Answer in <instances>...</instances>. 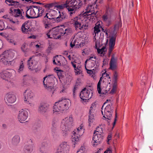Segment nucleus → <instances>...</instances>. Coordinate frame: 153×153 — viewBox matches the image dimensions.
<instances>
[{
    "mask_svg": "<svg viewBox=\"0 0 153 153\" xmlns=\"http://www.w3.org/2000/svg\"><path fill=\"white\" fill-rule=\"evenodd\" d=\"M103 137L101 134H97L94 135L93 137L92 142L94 144V146H96L100 144L103 139Z\"/></svg>",
    "mask_w": 153,
    "mask_h": 153,
    "instance_id": "nucleus-17",
    "label": "nucleus"
},
{
    "mask_svg": "<svg viewBox=\"0 0 153 153\" xmlns=\"http://www.w3.org/2000/svg\"><path fill=\"white\" fill-rule=\"evenodd\" d=\"M51 146V144L49 140H46L43 142L40 146L39 147L38 151L39 153H46L47 149Z\"/></svg>",
    "mask_w": 153,
    "mask_h": 153,
    "instance_id": "nucleus-13",
    "label": "nucleus"
},
{
    "mask_svg": "<svg viewBox=\"0 0 153 153\" xmlns=\"http://www.w3.org/2000/svg\"><path fill=\"white\" fill-rule=\"evenodd\" d=\"M96 61L94 60H91L89 61L88 67L89 68L93 67L95 65Z\"/></svg>",
    "mask_w": 153,
    "mask_h": 153,
    "instance_id": "nucleus-41",
    "label": "nucleus"
},
{
    "mask_svg": "<svg viewBox=\"0 0 153 153\" xmlns=\"http://www.w3.org/2000/svg\"><path fill=\"white\" fill-rule=\"evenodd\" d=\"M78 19L79 17L77 16H76L73 19H71L72 21L74 22V25L75 27L76 30L78 29H79V28H81V23L78 21Z\"/></svg>",
    "mask_w": 153,
    "mask_h": 153,
    "instance_id": "nucleus-27",
    "label": "nucleus"
},
{
    "mask_svg": "<svg viewBox=\"0 0 153 153\" xmlns=\"http://www.w3.org/2000/svg\"><path fill=\"white\" fill-rule=\"evenodd\" d=\"M108 102H110V103L107 105L106 106L105 108L104 114L102 110L101 111V112L102 115H103V117L104 118V119L105 118V119L106 120H107V121L108 123H109V121H108V120H111V117L113 113L114 108V107L113 106V104L111 103L110 100H107L105 102L102 107L101 109L102 110H103L104 106L107 103H108Z\"/></svg>",
    "mask_w": 153,
    "mask_h": 153,
    "instance_id": "nucleus-2",
    "label": "nucleus"
},
{
    "mask_svg": "<svg viewBox=\"0 0 153 153\" xmlns=\"http://www.w3.org/2000/svg\"><path fill=\"white\" fill-rule=\"evenodd\" d=\"M14 56V53L10 51H4L0 56V61L4 65H7L10 63Z\"/></svg>",
    "mask_w": 153,
    "mask_h": 153,
    "instance_id": "nucleus-4",
    "label": "nucleus"
},
{
    "mask_svg": "<svg viewBox=\"0 0 153 153\" xmlns=\"http://www.w3.org/2000/svg\"><path fill=\"white\" fill-rule=\"evenodd\" d=\"M61 31L62 32V36L63 35H65L66 36L68 35L69 33L72 32L71 29L69 27H66L65 26L60 27Z\"/></svg>",
    "mask_w": 153,
    "mask_h": 153,
    "instance_id": "nucleus-25",
    "label": "nucleus"
},
{
    "mask_svg": "<svg viewBox=\"0 0 153 153\" xmlns=\"http://www.w3.org/2000/svg\"><path fill=\"white\" fill-rule=\"evenodd\" d=\"M56 71L57 75L59 79H62L65 77V73L64 71L60 70H57Z\"/></svg>",
    "mask_w": 153,
    "mask_h": 153,
    "instance_id": "nucleus-35",
    "label": "nucleus"
},
{
    "mask_svg": "<svg viewBox=\"0 0 153 153\" xmlns=\"http://www.w3.org/2000/svg\"><path fill=\"white\" fill-rule=\"evenodd\" d=\"M117 59L115 58L114 57V55L113 54L111 56V57L109 65V69L112 71H114L117 68Z\"/></svg>",
    "mask_w": 153,
    "mask_h": 153,
    "instance_id": "nucleus-20",
    "label": "nucleus"
},
{
    "mask_svg": "<svg viewBox=\"0 0 153 153\" xmlns=\"http://www.w3.org/2000/svg\"><path fill=\"white\" fill-rule=\"evenodd\" d=\"M57 126H52L51 128V133L53 135L56 132V128Z\"/></svg>",
    "mask_w": 153,
    "mask_h": 153,
    "instance_id": "nucleus-48",
    "label": "nucleus"
},
{
    "mask_svg": "<svg viewBox=\"0 0 153 153\" xmlns=\"http://www.w3.org/2000/svg\"><path fill=\"white\" fill-rule=\"evenodd\" d=\"M28 116V112L26 110L22 109L19 112L18 119L20 121H24L26 120Z\"/></svg>",
    "mask_w": 153,
    "mask_h": 153,
    "instance_id": "nucleus-18",
    "label": "nucleus"
},
{
    "mask_svg": "<svg viewBox=\"0 0 153 153\" xmlns=\"http://www.w3.org/2000/svg\"><path fill=\"white\" fill-rule=\"evenodd\" d=\"M49 105L45 103H41L38 108V111L42 114H44L49 111Z\"/></svg>",
    "mask_w": 153,
    "mask_h": 153,
    "instance_id": "nucleus-14",
    "label": "nucleus"
},
{
    "mask_svg": "<svg viewBox=\"0 0 153 153\" xmlns=\"http://www.w3.org/2000/svg\"><path fill=\"white\" fill-rule=\"evenodd\" d=\"M13 70H7L3 71L0 73V76L1 78L6 80H8L12 75V73L15 72Z\"/></svg>",
    "mask_w": 153,
    "mask_h": 153,
    "instance_id": "nucleus-12",
    "label": "nucleus"
},
{
    "mask_svg": "<svg viewBox=\"0 0 153 153\" xmlns=\"http://www.w3.org/2000/svg\"><path fill=\"white\" fill-rule=\"evenodd\" d=\"M5 2L9 6H13L16 8L20 7L19 1H14V0H5Z\"/></svg>",
    "mask_w": 153,
    "mask_h": 153,
    "instance_id": "nucleus-24",
    "label": "nucleus"
},
{
    "mask_svg": "<svg viewBox=\"0 0 153 153\" xmlns=\"http://www.w3.org/2000/svg\"><path fill=\"white\" fill-rule=\"evenodd\" d=\"M101 29L102 31L105 33L106 32H108L109 33H111V30L109 29H104L103 28H102V27Z\"/></svg>",
    "mask_w": 153,
    "mask_h": 153,
    "instance_id": "nucleus-55",
    "label": "nucleus"
},
{
    "mask_svg": "<svg viewBox=\"0 0 153 153\" xmlns=\"http://www.w3.org/2000/svg\"><path fill=\"white\" fill-rule=\"evenodd\" d=\"M88 25L85 24V25H83L82 26L81 25V28H79L80 30H83L87 29H88Z\"/></svg>",
    "mask_w": 153,
    "mask_h": 153,
    "instance_id": "nucleus-51",
    "label": "nucleus"
},
{
    "mask_svg": "<svg viewBox=\"0 0 153 153\" xmlns=\"http://www.w3.org/2000/svg\"><path fill=\"white\" fill-rule=\"evenodd\" d=\"M67 153H68L70 149V146L68 143L65 142H63L58 147Z\"/></svg>",
    "mask_w": 153,
    "mask_h": 153,
    "instance_id": "nucleus-22",
    "label": "nucleus"
},
{
    "mask_svg": "<svg viewBox=\"0 0 153 153\" xmlns=\"http://www.w3.org/2000/svg\"><path fill=\"white\" fill-rule=\"evenodd\" d=\"M102 26L100 25V24H98L97 25H96L94 27V32L96 35L97 34H98L100 31V28H101Z\"/></svg>",
    "mask_w": 153,
    "mask_h": 153,
    "instance_id": "nucleus-36",
    "label": "nucleus"
},
{
    "mask_svg": "<svg viewBox=\"0 0 153 153\" xmlns=\"http://www.w3.org/2000/svg\"><path fill=\"white\" fill-rule=\"evenodd\" d=\"M33 56L30 57L27 61V65L28 68L31 71L35 70V67L36 65L37 62L33 59Z\"/></svg>",
    "mask_w": 153,
    "mask_h": 153,
    "instance_id": "nucleus-21",
    "label": "nucleus"
},
{
    "mask_svg": "<svg viewBox=\"0 0 153 153\" xmlns=\"http://www.w3.org/2000/svg\"><path fill=\"white\" fill-rule=\"evenodd\" d=\"M58 55L56 56H55L53 57V63L54 64L57 65V63L56 62V57H58Z\"/></svg>",
    "mask_w": 153,
    "mask_h": 153,
    "instance_id": "nucleus-60",
    "label": "nucleus"
},
{
    "mask_svg": "<svg viewBox=\"0 0 153 153\" xmlns=\"http://www.w3.org/2000/svg\"><path fill=\"white\" fill-rule=\"evenodd\" d=\"M97 131H95L94 132V134H95L96 133V132H98V133H100V134H101L102 132H103V129L102 128L100 127H97L96 128Z\"/></svg>",
    "mask_w": 153,
    "mask_h": 153,
    "instance_id": "nucleus-47",
    "label": "nucleus"
},
{
    "mask_svg": "<svg viewBox=\"0 0 153 153\" xmlns=\"http://www.w3.org/2000/svg\"><path fill=\"white\" fill-rule=\"evenodd\" d=\"M44 6L45 5L42 6V7L40 8V11L39 12V14L37 16V18L41 17L42 16L43 13L45 11L44 8H45V7H44Z\"/></svg>",
    "mask_w": 153,
    "mask_h": 153,
    "instance_id": "nucleus-43",
    "label": "nucleus"
},
{
    "mask_svg": "<svg viewBox=\"0 0 153 153\" xmlns=\"http://www.w3.org/2000/svg\"><path fill=\"white\" fill-rule=\"evenodd\" d=\"M56 4H57L56 3H51L50 4H45L44 6L45 8H47L46 11L48 12H50V10H51V9H50L51 8L54 7V9H55L56 7Z\"/></svg>",
    "mask_w": 153,
    "mask_h": 153,
    "instance_id": "nucleus-33",
    "label": "nucleus"
},
{
    "mask_svg": "<svg viewBox=\"0 0 153 153\" xmlns=\"http://www.w3.org/2000/svg\"><path fill=\"white\" fill-rule=\"evenodd\" d=\"M101 50H102V53H103L104 52H105L106 51V48L105 47H102Z\"/></svg>",
    "mask_w": 153,
    "mask_h": 153,
    "instance_id": "nucleus-63",
    "label": "nucleus"
},
{
    "mask_svg": "<svg viewBox=\"0 0 153 153\" xmlns=\"http://www.w3.org/2000/svg\"><path fill=\"white\" fill-rule=\"evenodd\" d=\"M55 77L53 74L48 75V78L46 81L45 88L48 90L52 91L53 90V85L54 84Z\"/></svg>",
    "mask_w": 153,
    "mask_h": 153,
    "instance_id": "nucleus-8",
    "label": "nucleus"
},
{
    "mask_svg": "<svg viewBox=\"0 0 153 153\" xmlns=\"http://www.w3.org/2000/svg\"><path fill=\"white\" fill-rule=\"evenodd\" d=\"M20 141V137L18 135L14 136L12 139V143L14 146L17 145Z\"/></svg>",
    "mask_w": 153,
    "mask_h": 153,
    "instance_id": "nucleus-30",
    "label": "nucleus"
},
{
    "mask_svg": "<svg viewBox=\"0 0 153 153\" xmlns=\"http://www.w3.org/2000/svg\"><path fill=\"white\" fill-rule=\"evenodd\" d=\"M32 7L34 8L35 9V12H37V16L38 14L39 13V12L40 11V8L42 7V6H36L34 5H32Z\"/></svg>",
    "mask_w": 153,
    "mask_h": 153,
    "instance_id": "nucleus-40",
    "label": "nucleus"
},
{
    "mask_svg": "<svg viewBox=\"0 0 153 153\" xmlns=\"http://www.w3.org/2000/svg\"><path fill=\"white\" fill-rule=\"evenodd\" d=\"M32 144H26L23 149L24 153H31L33 150Z\"/></svg>",
    "mask_w": 153,
    "mask_h": 153,
    "instance_id": "nucleus-26",
    "label": "nucleus"
},
{
    "mask_svg": "<svg viewBox=\"0 0 153 153\" xmlns=\"http://www.w3.org/2000/svg\"><path fill=\"white\" fill-rule=\"evenodd\" d=\"M4 112L3 108L2 106H0V114H2Z\"/></svg>",
    "mask_w": 153,
    "mask_h": 153,
    "instance_id": "nucleus-58",
    "label": "nucleus"
},
{
    "mask_svg": "<svg viewBox=\"0 0 153 153\" xmlns=\"http://www.w3.org/2000/svg\"><path fill=\"white\" fill-rule=\"evenodd\" d=\"M81 131H82V132L83 131L82 127L80 128H78L76 132L74 131H73L72 133L73 135H72L71 138L72 143L74 145V147H75L76 144L78 143L79 140V138L80 137V135H79V132Z\"/></svg>",
    "mask_w": 153,
    "mask_h": 153,
    "instance_id": "nucleus-9",
    "label": "nucleus"
},
{
    "mask_svg": "<svg viewBox=\"0 0 153 153\" xmlns=\"http://www.w3.org/2000/svg\"><path fill=\"white\" fill-rule=\"evenodd\" d=\"M71 0L67 1L65 4L61 5H57L56 4V7L57 9H62L64 8H66L68 11H70V14L71 15L74 13L76 10L80 8L82 4L80 1V0Z\"/></svg>",
    "mask_w": 153,
    "mask_h": 153,
    "instance_id": "nucleus-1",
    "label": "nucleus"
},
{
    "mask_svg": "<svg viewBox=\"0 0 153 153\" xmlns=\"http://www.w3.org/2000/svg\"><path fill=\"white\" fill-rule=\"evenodd\" d=\"M10 13H11L12 15L15 17H19L20 19H24V17L22 14H24V12L22 9H20L19 8H11L10 9Z\"/></svg>",
    "mask_w": 153,
    "mask_h": 153,
    "instance_id": "nucleus-10",
    "label": "nucleus"
},
{
    "mask_svg": "<svg viewBox=\"0 0 153 153\" xmlns=\"http://www.w3.org/2000/svg\"><path fill=\"white\" fill-rule=\"evenodd\" d=\"M142 78H141V82L140 84L142 85H144L145 84L146 81V76H143L142 77Z\"/></svg>",
    "mask_w": 153,
    "mask_h": 153,
    "instance_id": "nucleus-46",
    "label": "nucleus"
},
{
    "mask_svg": "<svg viewBox=\"0 0 153 153\" xmlns=\"http://www.w3.org/2000/svg\"><path fill=\"white\" fill-rule=\"evenodd\" d=\"M36 13L34 8H32L28 9L26 12V17L28 19L37 18L36 16Z\"/></svg>",
    "mask_w": 153,
    "mask_h": 153,
    "instance_id": "nucleus-19",
    "label": "nucleus"
},
{
    "mask_svg": "<svg viewBox=\"0 0 153 153\" xmlns=\"http://www.w3.org/2000/svg\"><path fill=\"white\" fill-rule=\"evenodd\" d=\"M69 102L67 99H63L59 100L58 102H55L53 108V113L55 112H62V111L67 110L68 108Z\"/></svg>",
    "mask_w": 153,
    "mask_h": 153,
    "instance_id": "nucleus-3",
    "label": "nucleus"
},
{
    "mask_svg": "<svg viewBox=\"0 0 153 153\" xmlns=\"http://www.w3.org/2000/svg\"><path fill=\"white\" fill-rule=\"evenodd\" d=\"M73 122V118L71 117H66L62 121L61 128L62 131L65 134L71 127Z\"/></svg>",
    "mask_w": 153,
    "mask_h": 153,
    "instance_id": "nucleus-5",
    "label": "nucleus"
},
{
    "mask_svg": "<svg viewBox=\"0 0 153 153\" xmlns=\"http://www.w3.org/2000/svg\"><path fill=\"white\" fill-rule=\"evenodd\" d=\"M104 153H112V151L110 149H107L105 151Z\"/></svg>",
    "mask_w": 153,
    "mask_h": 153,
    "instance_id": "nucleus-61",
    "label": "nucleus"
},
{
    "mask_svg": "<svg viewBox=\"0 0 153 153\" xmlns=\"http://www.w3.org/2000/svg\"><path fill=\"white\" fill-rule=\"evenodd\" d=\"M25 45L23 44L21 47V49L22 51L25 53L27 52L28 51V49L25 48Z\"/></svg>",
    "mask_w": 153,
    "mask_h": 153,
    "instance_id": "nucleus-50",
    "label": "nucleus"
},
{
    "mask_svg": "<svg viewBox=\"0 0 153 153\" xmlns=\"http://www.w3.org/2000/svg\"><path fill=\"white\" fill-rule=\"evenodd\" d=\"M87 73L88 74H93V71L91 70H87Z\"/></svg>",
    "mask_w": 153,
    "mask_h": 153,
    "instance_id": "nucleus-64",
    "label": "nucleus"
},
{
    "mask_svg": "<svg viewBox=\"0 0 153 153\" xmlns=\"http://www.w3.org/2000/svg\"><path fill=\"white\" fill-rule=\"evenodd\" d=\"M102 18L104 21H106L108 19V17L105 14L102 16Z\"/></svg>",
    "mask_w": 153,
    "mask_h": 153,
    "instance_id": "nucleus-57",
    "label": "nucleus"
},
{
    "mask_svg": "<svg viewBox=\"0 0 153 153\" xmlns=\"http://www.w3.org/2000/svg\"><path fill=\"white\" fill-rule=\"evenodd\" d=\"M93 111V110H92V109H91L89 111V115L88 118L89 126H91V124L93 123L94 120V112Z\"/></svg>",
    "mask_w": 153,
    "mask_h": 153,
    "instance_id": "nucleus-29",
    "label": "nucleus"
},
{
    "mask_svg": "<svg viewBox=\"0 0 153 153\" xmlns=\"http://www.w3.org/2000/svg\"><path fill=\"white\" fill-rule=\"evenodd\" d=\"M24 65L23 63V61H21L20 65L19 67V68L17 69V71L18 73H20L21 71H22L24 68Z\"/></svg>",
    "mask_w": 153,
    "mask_h": 153,
    "instance_id": "nucleus-42",
    "label": "nucleus"
},
{
    "mask_svg": "<svg viewBox=\"0 0 153 153\" xmlns=\"http://www.w3.org/2000/svg\"><path fill=\"white\" fill-rule=\"evenodd\" d=\"M117 73L116 71H115L114 73L113 79L117 80Z\"/></svg>",
    "mask_w": 153,
    "mask_h": 153,
    "instance_id": "nucleus-54",
    "label": "nucleus"
},
{
    "mask_svg": "<svg viewBox=\"0 0 153 153\" xmlns=\"http://www.w3.org/2000/svg\"><path fill=\"white\" fill-rule=\"evenodd\" d=\"M117 110H115V116L114 119V122L112 124H113V127L112 128H114V126L116 124V122L117 121Z\"/></svg>",
    "mask_w": 153,
    "mask_h": 153,
    "instance_id": "nucleus-49",
    "label": "nucleus"
},
{
    "mask_svg": "<svg viewBox=\"0 0 153 153\" xmlns=\"http://www.w3.org/2000/svg\"><path fill=\"white\" fill-rule=\"evenodd\" d=\"M118 29V28L117 26L115 25L114 27V30L113 31L112 34L111 36L109 43V49L108 53L109 55H110L113 49L114 48L116 39V34L117 33L116 31Z\"/></svg>",
    "mask_w": 153,
    "mask_h": 153,
    "instance_id": "nucleus-7",
    "label": "nucleus"
},
{
    "mask_svg": "<svg viewBox=\"0 0 153 153\" xmlns=\"http://www.w3.org/2000/svg\"><path fill=\"white\" fill-rule=\"evenodd\" d=\"M56 60L57 62L58 63H57V64L61 65V63L60 62V61L59 60V58L58 57H56Z\"/></svg>",
    "mask_w": 153,
    "mask_h": 153,
    "instance_id": "nucleus-59",
    "label": "nucleus"
},
{
    "mask_svg": "<svg viewBox=\"0 0 153 153\" xmlns=\"http://www.w3.org/2000/svg\"><path fill=\"white\" fill-rule=\"evenodd\" d=\"M56 152V153H67L66 152H65L63 150L58 148H57Z\"/></svg>",
    "mask_w": 153,
    "mask_h": 153,
    "instance_id": "nucleus-53",
    "label": "nucleus"
},
{
    "mask_svg": "<svg viewBox=\"0 0 153 153\" xmlns=\"http://www.w3.org/2000/svg\"><path fill=\"white\" fill-rule=\"evenodd\" d=\"M57 121L55 119H53L52 120V126H57L56 124Z\"/></svg>",
    "mask_w": 153,
    "mask_h": 153,
    "instance_id": "nucleus-52",
    "label": "nucleus"
},
{
    "mask_svg": "<svg viewBox=\"0 0 153 153\" xmlns=\"http://www.w3.org/2000/svg\"><path fill=\"white\" fill-rule=\"evenodd\" d=\"M41 125H34L32 128V132L34 134H37L40 131Z\"/></svg>",
    "mask_w": 153,
    "mask_h": 153,
    "instance_id": "nucleus-32",
    "label": "nucleus"
},
{
    "mask_svg": "<svg viewBox=\"0 0 153 153\" xmlns=\"http://www.w3.org/2000/svg\"><path fill=\"white\" fill-rule=\"evenodd\" d=\"M102 80L100 78L99 81L97 85V88L98 91V92L99 94H105L107 93V91H106V92L105 93L103 92L102 93L101 91V84Z\"/></svg>",
    "mask_w": 153,
    "mask_h": 153,
    "instance_id": "nucleus-39",
    "label": "nucleus"
},
{
    "mask_svg": "<svg viewBox=\"0 0 153 153\" xmlns=\"http://www.w3.org/2000/svg\"><path fill=\"white\" fill-rule=\"evenodd\" d=\"M85 88H84L81 91L80 94V98L83 101L88 100L91 97L92 95H90V91L88 90L86 91Z\"/></svg>",
    "mask_w": 153,
    "mask_h": 153,
    "instance_id": "nucleus-11",
    "label": "nucleus"
},
{
    "mask_svg": "<svg viewBox=\"0 0 153 153\" xmlns=\"http://www.w3.org/2000/svg\"><path fill=\"white\" fill-rule=\"evenodd\" d=\"M90 13V12L87 11L85 12L84 14H86L85 15H87L88 16H90L89 17L91 19H95V18H97V13H95L94 12H93L92 13H91V14H87V13Z\"/></svg>",
    "mask_w": 153,
    "mask_h": 153,
    "instance_id": "nucleus-37",
    "label": "nucleus"
},
{
    "mask_svg": "<svg viewBox=\"0 0 153 153\" xmlns=\"http://www.w3.org/2000/svg\"><path fill=\"white\" fill-rule=\"evenodd\" d=\"M5 27V25L4 22L2 20H0V31L3 30Z\"/></svg>",
    "mask_w": 153,
    "mask_h": 153,
    "instance_id": "nucleus-44",
    "label": "nucleus"
},
{
    "mask_svg": "<svg viewBox=\"0 0 153 153\" xmlns=\"http://www.w3.org/2000/svg\"><path fill=\"white\" fill-rule=\"evenodd\" d=\"M78 87L76 86V85H75L74 87V89H73V96H74L75 95V93L76 92V90L77 89Z\"/></svg>",
    "mask_w": 153,
    "mask_h": 153,
    "instance_id": "nucleus-56",
    "label": "nucleus"
},
{
    "mask_svg": "<svg viewBox=\"0 0 153 153\" xmlns=\"http://www.w3.org/2000/svg\"><path fill=\"white\" fill-rule=\"evenodd\" d=\"M23 33L29 34L31 31V29L27 26V24H23L21 27Z\"/></svg>",
    "mask_w": 153,
    "mask_h": 153,
    "instance_id": "nucleus-28",
    "label": "nucleus"
},
{
    "mask_svg": "<svg viewBox=\"0 0 153 153\" xmlns=\"http://www.w3.org/2000/svg\"><path fill=\"white\" fill-rule=\"evenodd\" d=\"M45 28H49L52 26V24L54 22L53 21H43Z\"/></svg>",
    "mask_w": 153,
    "mask_h": 153,
    "instance_id": "nucleus-38",
    "label": "nucleus"
},
{
    "mask_svg": "<svg viewBox=\"0 0 153 153\" xmlns=\"http://www.w3.org/2000/svg\"><path fill=\"white\" fill-rule=\"evenodd\" d=\"M59 16L55 18V22L56 23L63 22L64 20L68 19V16L64 12H61L59 11Z\"/></svg>",
    "mask_w": 153,
    "mask_h": 153,
    "instance_id": "nucleus-16",
    "label": "nucleus"
},
{
    "mask_svg": "<svg viewBox=\"0 0 153 153\" xmlns=\"http://www.w3.org/2000/svg\"><path fill=\"white\" fill-rule=\"evenodd\" d=\"M70 46L71 48H73L74 46L76 48L81 47L83 45V44L81 43H79L78 41L76 40L74 41L73 43L72 42H71L70 44Z\"/></svg>",
    "mask_w": 153,
    "mask_h": 153,
    "instance_id": "nucleus-31",
    "label": "nucleus"
},
{
    "mask_svg": "<svg viewBox=\"0 0 153 153\" xmlns=\"http://www.w3.org/2000/svg\"><path fill=\"white\" fill-rule=\"evenodd\" d=\"M60 27H56L50 30L47 33V37L49 38L58 39L62 36Z\"/></svg>",
    "mask_w": 153,
    "mask_h": 153,
    "instance_id": "nucleus-6",
    "label": "nucleus"
},
{
    "mask_svg": "<svg viewBox=\"0 0 153 153\" xmlns=\"http://www.w3.org/2000/svg\"><path fill=\"white\" fill-rule=\"evenodd\" d=\"M85 148L84 146H82L78 150L77 153H85Z\"/></svg>",
    "mask_w": 153,
    "mask_h": 153,
    "instance_id": "nucleus-45",
    "label": "nucleus"
},
{
    "mask_svg": "<svg viewBox=\"0 0 153 153\" xmlns=\"http://www.w3.org/2000/svg\"><path fill=\"white\" fill-rule=\"evenodd\" d=\"M24 95L25 101L26 102V103H29L30 106H32V104L29 102V100L34 97V94L33 92L29 90H27L25 92Z\"/></svg>",
    "mask_w": 153,
    "mask_h": 153,
    "instance_id": "nucleus-15",
    "label": "nucleus"
},
{
    "mask_svg": "<svg viewBox=\"0 0 153 153\" xmlns=\"http://www.w3.org/2000/svg\"><path fill=\"white\" fill-rule=\"evenodd\" d=\"M49 13H46L45 15L44 16L43 21H53V22H55V18H53L52 16L49 17Z\"/></svg>",
    "mask_w": 153,
    "mask_h": 153,
    "instance_id": "nucleus-34",
    "label": "nucleus"
},
{
    "mask_svg": "<svg viewBox=\"0 0 153 153\" xmlns=\"http://www.w3.org/2000/svg\"><path fill=\"white\" fill-rule=\"evenodd\" d=\"M48 76H46L45 77L43 78V85H44V86L45 87V84H46V83H45V79H46V78H47V79L48 78Z\"/></svg>",
    "mask_w": 153,
    "mask_h": 153,
    "instance_id": "nucleus-62",
    "label": "nucleus"
},
{
    "mask_svg": "<svg viewBox=\"0 0 153 153\" xmlns=\"http://www.w3.org/2000/svg\"><path fill=\"white\" fill-rule=\"evenodd\" d=\"M6 97L7 101L9 103H13L16 100V96L12 94H7L6 95Z\"/></svg>",
    "mask_w": 153,
    "mask_h": 153,
    "instance_id": "nucleus-23",
    "label": "nucleus"
}]
</instances>
